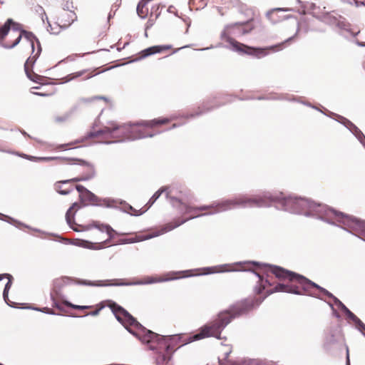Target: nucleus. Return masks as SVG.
Masks as SVG:
<instances>
[{
    "label": "nucleus",
    "instance_id": "1",
    "mask_svg": "<svg viewBox=\"0 0 365 365\" xmlns=\"http://www.w3.org/2000/svg\"><path fill=\"white\" fill-rule=\"evenodd\" d=\"M261 302V299L255 298L245 299L238 302L228 309L221 312L215 320L201 327L199 332L194 335L163 336L160 341V349H165L173 354L180 346L194 341L207 337L220 339L221 331L233 319L248 313Z\"/></svg>",
    "mask_w": 365,
    "mask_h": 365
},
{
    "label": "nucleus",
    "instance_id": "2",
    "mask_svg": "<svg viewBox=\"0 0 365 365\" xmlns=\"http://www.w3.org/2000/svg\"><path fill=\"white\" fill-rule=\"evenodd\" d=\"M276 200V197H273L270 195H264L263 196L258 195L254 197L240 196L236 197L235 199L223 200L216 205L193 206L182 202L180 200L177 198L175 202H178V205H175L173 204V206L176 207L182 214V215H187V217L185 219L178 218L173 220V222L167 223L161 228L160 231L153 235L148 236L145 239H149L171 231L189 220L201 217L205 215H212L218 212L225 211L232 209L235 206H267L269 205L270 202L275 201Z\"/></svg>",
    "mask_w": 365,
    "mask_h": 365
},
{
    "label": "nucleus",
    "instance_id": "3",
    "mask_svg": "<svg viewBox=\"0 0 365 365\" xmlns=\"http://www.w3.org/2000/svg\"><path fill=\"white\" fill-rule=\"evenodd\" d=\"M266 272L267 277L273 274L282 282L274 285L269 279H267L264 281L259 274H257L259 282L261 283L259 288L257 291V293L259 294L262 292V290H266L265 297L276 292L307 294L314 297H317L320 292L329 297H333L329 291L307 279L305 277L281 267L267 265L266 267Z\"/></svg>",
    "mask_w": 365,
    "mask_h": 365
},
{
    "label": "nucleus",
    "instance_id": "4",
    "mask_svg": "<svg viewBox=\"0 0 365 365\" xmlns=\"http://www.w3.org/2000/svg\"><path fill=\"white\" fill-rule=\"evenodd\" d=\"M23 36L32 49L31 56L24 64V69L31 80L37 81L40 76L34 73L32 76L30 70L41 52L39 41L31 34L24 31L21 25L14 22L11 19H8L4 24H0V45L1 46L6 48H12L19 43Z\"/></svg>",
    "mask_w": 365,
    "mask_h": 365
},
{
    "label": "nucleus",
    "instance_id": "5",
    "mask_svg": "<svg viewBox=\"0 0 365 365\" xmlns=\"http://www.w3.org/2000/svg\"><path fill=\"white\" fill-rule=\"evenodd\" d=\"M174 116L170 118L160 117L150 120H140L136 123L119 124V139L118 141L135 140L144 138H152L155 133L152 130L167 125L175 120Z\"/></svg>",
    "mask_w": 365,
    "mask_h": 365
},
{
    "label": "nucleus",
    "instance_id": "6",
    "mask_svg": "<svg viewBox=\"0 0 365 365\" xmlns=\"http://www.w3.org/2000/svg\"><path fill=\"white\" fill-rule=\"evenodd\" d=\"M245 25L244 23H235L230 25H228L224 32L222 33V36L225 39L227 42H228L232 48L240 53H246L250 56H254L256 58H261L270 53H275L280 51H282L284 48L288 46L291 41L294 39V37H290L287 40L267 47L264 48H255L248 46L242 43H240L230 36V34L234 33V30L235 29H238L240 26Z\"/></svg>",
    "mask_w": 365,
    "mask_h": 365
},
{
    "label": "nucleus",
    "instance_id": "7",
    "mask_svg": "<svg viewBox=\"0 0 365 365\" xmlns=\"http://www.w3.org/2000/svg\"><path fill=\"white\" fill-rule=\"evenodd\" d=\"M93 226L100 232L106 233L107 235V238L103 239V237H98V240H100L101 241L98 242H91L87 240H81L80 243L78 244L80 246L90 250H102L116 244L133 243L140 240H136L135 238H123L115 242V237L116 235H120V234L118 233L109 225L100 224L99 222H94Z\"/></svg>",
    "mask_w": 365,
    "mask_h": 365
},
{
    "label": "nucleus",
    "instance_id": "8",
    "mask_svg": "<svg viewBox=\"0 0 365 365\" xmlns=\"http://www.w3.org/2000/svg\"><path fill=\"white\" fill-rule=\"evenodd\" d=\"M119 129V124L115 120H110L102 128L93 126L87 134V138L98 143H116L118 142L120 136Z\"/></svg>",
    "mask_w": 365,
    "mask_h": 365
},
{
    "label": "nucleus",
    "instance_id": "9",
    "mask_svg": "<svg viewBox=\"0 0 365 365\" xmlns=\"http://www.w3.org/2000/svg\"><path fill=\"white\" fill-rule=\"evenodd\" d=\"M106 306L108 307L115 314L117 320L120 322L124 327L132 326L134 327H141V324L125 309L112 301H107ZM105 307L104 304H98L95 309L87 313L86 315L96 316L100 311Z\"/></svg>",
    "mask_w": 365,
    "mask_h": 365
},
{
    "label": "nucleus",
    "instance_id": "10",
    "mask_svg": "<svg viewBox=\"0 0 365 365\" xmlns=\"http://www.w3.org/2000/svg\"><path fill=\"white\" fill-rule=\"evenodd\" d=\"M77 19L73 11L61 9L54 17L53 20L48 22V31L52 34H58L61 29H65L71 26Z\"/></svg>",
    "mask_w": 365,
    "mask_h": 365
},
{
    "label": "nucleus",
    "instance_id": "11",
    "mask_svg": "<svg viewBox=\"0 0 365 365\" xmlns=\"http://www.w3.org/2000/svg\"><path fill=\"white\" fill-rule=\"evenodd\" d=\"M335 216L343 224L344 228L365 240V221L334 212Z\"/></svg>",
    "mask_w": 365,
    "mask_h": 365
},
{
    "label": "nucleus",
    "instance_id": "12",
    "mask_svg": "<svg viewBox=\"0 0 365 365\" xmlns=\"http://www.w3.org/2000/svg\"><path fill=\"white\" fill-rule=\"evenodd\" d=\"M58 163L59 164H68V165H79L85 168L86 173L81 177L73 178L71 180L72 182H78L82 180H88L92 178L95 175V170L93 165L88 161L83 159L76 158H64L57 157Z\"/></svg>",
    "mask_w": 365,
    "mask_h": 365
},
{
    "label": "nucleus",
    "instance_id": "13",
    "mask_svg": "<svg viewBox=\"0 0 365 365\" xmlns=\"http://www.w3.org/2000/svg\"><path fill=\"white\" fill-rule=\"evenodd\" d=\"M284 200L286 209L288 210L290 207L293 211L314 210L317 207H321L320 205L302 197H289Z\"/></svg>",
    "mask_w": 365,
    "mask_h": 365
},
{
    "label": "nucleus",
    "instance_id": "14",
    "mask_svg": "<svg viewBox=\"0 0 365 365\" xmlns=\"http://www.w3.org/2000/svg\"><path fill=\"white\" fill-rule=\"evenodd\" d=\"M139 339L143 342L150 344L152 349H160V341L163 336L158 334L150 330L143 329L138 334Z\"/></svg>",
    "mask_w": 365,
    "mask_h": 365
},
{
    "label": "nucleus",
    "instance_id": "15",
    "mask_svg": "<svg viewBox=\"0 0 365 365\" xmlns=\"http://www.w3.org/2000/svg\"><path fill=\"white\" fill-rule=\"evenodd\" d=\"M180 48H174L173 45L171 44L156 45L143 50L140 53V57L145 58L148 56L153 55L155 53H169V55H171L175 53Z\"/></svg>",
    "mask_w": 365,
    "mask_h": 365
},
{
    "label": "nucleus",
    "instance_id": "16",
    "mask_svg": "<svg viewBox=\"0 0 365 365\" xmlns=\"http://www.w3.org/2000/svg\"><path fill=\"white\" fill-rule=\"evenodd\" d=\"M190 272H191L190 270L177 272H169V273H167L163 277H160L158 278L151 277L148 281V282H149V283L161 282H165V281H168V280H174V279H180V278H183V277H187L193 275L192 274H190Z\"/></svg>",
    "mask_w": 365,
    "mask_h": 365
},
{
    "label": "nucleus",
    "instance_id": "17",
    "mask_svg": "<svg viewBox=\"0 0 365 365\" xmlns=\"http://www.w3.org/2000/svg\"><path fill=\"white\" fill-rule=\"evenodd\" d=\"M101 71H98V68L90 70V69H84L80 71L75 72L73 73H71L68 75L66 78L67 81L73 80L74 78H78V77H83V80H86L88 78H91L93 76H95L100 73Z\"/></svg>",
    "mask_w": 365,
    "mask_h": 365
},
{
    "label": "nucleus",
    "instance_id": "18",
    "mask_svg": "<svg viewBox=\"0 0 365 365\" xmlns=\"http://www.w3.org/2000/svg\"><path fill=\"white\" fill-rule=\"evenodd\" d=\"M232 351V347L230 344H221L218 349V360L220 365H226V362H230L228 358Z\"/></svg>",
    "mask_w": 365,
    "mask_h": 365
},
{
    "label": "nucleus",
    "instance_id": "19",
    "mask_svg": "<svg viewBox=\"0 0 365 365\" xmlns=\"http://www.w3.org/2000/svg\"><path fill=\"white\" fill-rule=\"evenodd\" d=\"M81 207V205L74 202L72 206L68 210L66 214V219L67 223L70 225V227L73 229V230L76 232H79L80 230L78 229L77 225L74 222V215L75 212Z\"/></svg>",
    "mask_w": 365,
    "mask_h": 365
},
{
    "label": "nucleus",
    "instance_id": "20",
    "mask_svg": "<svg viewBox=\"0 0 365 365\" xmlns=\"http://www.w3.org/2000/svg\"><path fill=\"white\" fill-rule=\"evenodd\" d=\"M329 334L326 338L325 346H328L330 344L336 342L341 336V330L340 328L331 329L328 331Z\"/></svg>",
    "mask_w": 365,
    "mask_h": 365
},
{
    "label": "nucleus",
    "instance_id": "21",
    "mask_svg": "<svg viewBox=\"0 0 365 365\" xmlns=\"http://www.w3.org/2000/svg\"><path fill=\"white\" fill-rule=\"evenodd\" d=\"M163 192L165 193L166 197L170 199L172 202H175L177 200V197H173L172 195V191L170 190L168 187H163L160 189H159L157 192L154 193V195L151 197L152 200L155 202L157 199L163 194Z\"/></svg>",
    "mask_w": 365,
    "mask_h": 365
},
{
    "label": "nucleus",
    "instance_id": "22",
    "mask_svg": "<svg viewBox=\"0 0 365 365\" xmlns=\"http://www.w3.org/2000/svg\"><path fill=\"white\" fill-rule=\"evenodd\" d=\"M163 192L165 193L166 197L170 199L172 202H175L177 200V197H173L172 195V191L170 190L168 187H163L160 189H159L157 192L154 193V195L151 197L152 200L155 202L157 199L163 194Z\"/></svg>",
    "mask_w": 365,
    "mask_h": 365
},
{
    "label": "nucleus",
    "instance_id": "23",
    "mask_svg": "<svg viewBox=\"0 0 365 365\" xmlns=\"http://www.w3.org/2000/svg\"><path fill=\"white\" fill-rule=\"evenodd\" d=\"M164 350L163 353L160 352L156 358V362L159 365L167 364L172 357V353L165 349H163Z\"/></svg>",
    "mask_w": 365,
    "mask_h": 365
},
{
    "label": "nucleus",
    "instance_id": "24",
    "mask_svg": "<svg viewBox=\"0 0 365 365\" xmlns=\"http://www.w3.org/2000/svg\"><path fill=\"white\" fill-rule=\"evenodd\" d=\"M4 278H6L8 279V282L5 285L3 292L4 298V299H6V298L8 297L9 290L10 289L12 284L13 277L9 274H0V281L2 280Z\"/></svg>",
    "mask_w": 365,
    "mask_h": 365
},
{
    "label": "nucleus",
    "instance_id": "25",
    "mask_svg": "<svg viewBox=\"0 0 365 365\" xmlns=\"http://www.w3.org/2000/svg\"><path fill=\"white\" fill-rule=\"evenodd\" d=\"M208 0H190L189 5L191 8L199 10L205 8Z\"/></svg>",
    "mask_w": 365,
    "mask_h": 365
},
{
    "label": "nucleus",
    "instance_id": "26",
    "mask_svg": "<svg viewBox=\"0 0 365 365\" xmlns=\"http://www.w3.org/2000/svg\"><path fill=\"white\" fill-rule=\"evenodd\" d=\"M169 15H171L173 17L175 18L178 17V9L175 8V6L171 5L168 6V8L166 9V11L163 14V16L165 17V21L168 19H169Z\"/></svg>",
    "mask_w": 365,
    "mask_h": 365
},
{
    "label": "nucleus",
    "instance_id": "27",
    "mask_svg": "<svg viewBox=\"0 0 365 365\" xmlns=\"http://www.w3.org/2000/svg\"><path fill=\"white\" fill-rule=\"evenodd\" d=\"M349 123L350 124V126L353 128V130L351 128H350V130L354 133V135L360 141H362L363 139H365L364 135L354 124H353L351 122H349Z\"/></svg>",
    "mask_w": 365,
    "mask_h": 365
},
{
    "label": "nucleus",
    "instance_id": "28",
    "mask_svg": "<svg viewBox=\"0 0 365 365\" xmlns=\"http://www.w3.org/2000/svg\"><path fill=\"white\" fill-rule=\"evenodd\" d=\"M25 158L29 160L34 161H50L57 160V157H34L26 155H25Z\"/></svg>",
    "mask_w": 365,
    "mask_h": 365
},
{
    "label": "nucleus",
    "instance_id": "29",
    "mask_svg": "<svg viewBox=\"0 0 365 365\" xmlns=\"http://www.w3.org/2000/svg\"><path fill=\"white\" fill-rule=\"evenodd\" d=\"M68 307H71V308H73L74 309H81V310H84V309H93V307L92 306H80V305H76V304H73L72 303L69 302H65L64 303Z\"/></svg>",
    "mask_w": 365,
    "mask_h": 365
},
{
    "label": "nucleus",
    "instance_id": "30",
    "mask_svg": "<svg viewBox=\"0 0 365 365\" xmlns=\"http://www.w3.org/2000/svg\"><path fill=\"white\" fill-rule=\"evenodd\" d=\"M343 307L349 319L352 320L354 322H360V319L354 313H352L349 309H348L344 305H343Z\"/></svg>",
    "mask_w": 365,
    "mask_h": 365
},
{
    "label": "nucleus",
    "instance_id": "31",
    "mask_svg": "<svg viewBox=\"0 0 365 365\" xmlns=\"http://www.w3.org/2000/svg\"><path fill=\"white\" fill-rule=\"evenodd\" d=\"M129 210H130L129 212L132 215L138 216V215H140L143 214L144 212H145L147 211V209H143V207L140 210H137L135 208H133L132 206L130 205Z\"/></svg>",
    "mask_w": 365,
    "mask_h": 365
},
{
    "label": "nucleus",
    "instance_id": "32",
    "mask_svg": "<svg viewBox=\"0 0 365 365\" xmlns=\"http://www.w3.org/2000/svg\"><path fill=\"white\" fill-rule=\"evenodd\" d=\"M70 181H71V180H70ZM69 182V180L60 182H59V184H61V183L63 184V183H66V182ZM57 191H58L60 194H61V195H67V194H68V193L70 192V190H65V189H63V188H62V186H61V185H57Z\"/></svg>",
    "mask_w": 365,
    "mask_h": 365
},
{
    "label": "nucleus",
    "instance_id": "33",
    "mask_svg": "<svg viewBox=\"0 0 365 365\" xmlns=\"http://www.w3.org/2000/svg\"><path fill=\"white\" fill-rule=\"evenodd\" d=\"M73 145V143H66V144H61L58 145H56V147L54 148V150H67L70 148V147Z\"/></svg>",
    "mask_w": 365,
    "mask_h": 365
},
{
    "label": "nucleus",
    "instance_id": "34",
    "mask_svg": "<svg viewBox=\"0 0 365 365\" xmlns=\"http://www.w3.org/2000/svg\"><path fill=\"white\" fill-rule=\"evenodd\" d=\"M76 188L77 191L80 193H83V192L90 193L89 191L84 186H83L81 185H77L76 186Z\"/></svg>",
    "mask_w": 365,
    "mask_h": 365
},
{
    "label": "nucleus",
    "instance_id": "35",
    "mask_svg": "<svg viewBox=\"0 0 365 365\" xmlns=\"http://www.w3.org/2000/svg\"><path fill=\"white\" fill-rule=\"evenodd\" d=\"M92 99L93 100H103V101H105L106 103H110V100L108 98L104 97V96H95Z\"/></svg>",
    "mask_w": 365,
    "mask_h": 365
},
{
    "label": "nucleus",
    "instance_id": "36",
    "mask_svg": "<svg viewBox=\"0 0 365 365\" xmlns=\"http://www.w3.org/2000/svg\"><path fill=\"white\" fill-rule=\"evenodd\" d=\"M354 323L361 331L365 330V324L361 320L360 322H355Z\"/></svg>",
    "mask_w": 365,
    "mask_h": 365
},
{
    "label": "nucleus",
    "instance_id": "37",
    "mask_svg": "<svg viewBox=\"0 0 365 365\" xmlns=\"http://www.w3.org/2000/svg\"><path fill=\"white\" fill-rule=\"evenodd\" d=\"M259 365V361L255 359L250 360L245 362V365Z\"/></svg>",
    "mask_w": 365,
    "mask_h": 365
},
{
    "label": "nucleus",
    "instance_id": "38",
    "mask_svg": "<svg viewBox=\"0 0 365 365\" xmlns=\"http://www.w3.org/2000/svg\"><path fill=\"white\" fill-rule=\"evenodd\" d=\"M155 202L152 200V198H150L149 200V201L148 202V203L145 205V207H143V209H147V210L153 205V204Z\"/></svg>",
    "mask_w": 365,
    "mask_h": 365
},
{
    "label": "nucleus",
    "instance_id": "39",
    "mask_svg": "<svg viewBox=\"0 0 365 365\" xmlns=\"http://www.w3.org/2000/svg\"><path fill=\"white\" fill-rule=\"evenodd\" d=\"M68 116L67 115H65V116H63V117H56V122H63L65 121L66 119H67Z\"/></svg>",
    "mask_w": 365,
    "mask_h": 365
},
{
    "label": "nucleus",
    "instance_id": "40",
    "mask_svg": "<svg viewBox=\"0 0 365 365\" xmlns=\"http://www.w3.org/2000/svg\"><path fill=\"white\" fill-rule=\"evenodd\" d=\"M349 122H350L349 120H346V123H344L345 125L350 129L351 126H350V124L349 123ZM351 128L353 129V128L351 127Z\"/></svg>",
    "mask_w": 365,
    "mask_h": 365
},
{
    "label": "nucleus",
    "instance_id": "41",
    "mask_svg": "<svg viewBox=\"0 0 365 365\" xmlns=\"http://www.w3.org/2000/svg\"><path fill=\"white\" fill-rule=\"evenodd\" d=\"M253 29V26L251 27L248 31L247 30H243V31L242 32V34H245L247 33H248L249 31H252Z\"/></svg>",
    "mask_w": 365,
    "mask_h": 365
},
{
    "label": "nucleus",
    "instance_id": "42",
    "mask_svg": "<svg viewBox=\"0 0 365 365\" xmlns=\"http://www.w3.org/2000/svg\"><path fill=\"white\" fill-rule=\"evenodd\" d=\"M45 309L46 310V312H47V313H51V312L49 311V309H48V308H45Z\"/></svg>",
    "mask_w": 365,
    "mask_h": 365
},
{
    "label": "nucleus",
    "instance_id": "43",
    "mask_svg": "<svg viewBox=\"0 0 365 365\" xmlns=\"http://www.w3.org/2000/svg\"><path fill=\"white\" fill-rule=\"evenodd\" d=\"M107 206H108V207H112V206H113V205H111V204H110V203H108V204H107Z\"/></svg>",
    "mask_w": 365,
    "mask_h": 365
},
{
    "label": "nucleus",
    "instance_id": "44",
    "mask_svg": "<svg viewBox=\"0 0 365 365\" xmlns=\"http://www.w3.org/2000/svg\"><path fill=\"white\" fill-rule=\"evenodd\" d=\"M176 127V125L175 124H173V128H175Z\"/></svg>",
    "mask_w": 365,
    "mask_h": 365
},
{
    "label": "nucleus",
    "instance_id": "45",
    "mask_svg": "<svg viewBox=\"0 0 365 365\" xmlns=\"http://www.w3.org/2000/svg\"><path fill=\"white\" fill-rule=\"evenodd\" d=\"M232 365H237V364L234 363V362L233 363L232 362Z\"/></svg>",
    "mask_w": 365,
    "mask_h": 365
},
{
    "label": "nucleus",
    "instance_id": "46",
    "mask_svg": "<svg viewBox=\"0 0 365 365\" xmlns=\"http://www.w3.org/2000/svg\"><path fill=\"white\" fill-rule=\"evenodd\" d=\"M202 111L197 113V115L202 114Z\"/></svg>",
    "mask_w": 365,
    "mask_h": 365
},
{
    "label": "nucleus",
    "instance_id": "47",
    "mask_svg": "<svg viewBox=\"0 0 365 365\" xmlns=\"http://www.w3.org/2000/svg\"><path fill=\"white\" fill-rule=\"evenodd\" d=\"M0 365H3V364H0Z\"/></svg>",
    "mask_w": 365,
    "mask_h": 365
}]
</instances>
